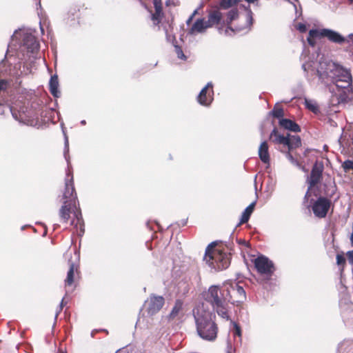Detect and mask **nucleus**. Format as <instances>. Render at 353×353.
I'll use <instances>...</instances> for the list:
<instances>
[{
	"label": "nucleus",
	"instance_id": "obj_1",
	"mask_svg": "<svg viewBox=\"0 0 353 353\" xmlns=\"http://www.w3.org/2000/svg\"><path fill=\"white\" fill-rule=\"evenodd\" d=\"M203 298L212 305L219 316L225 321L230 319L229 303L234 301L226 283L222 287L219 285L210 286L208 291L203 293Z\"/></svg>",
	"mask_w": 353,
	"mask_h": 353
},
{
	"label": "nucleus",
	"instance_id": "obj_2",
	"mask_svg": "<svg viewBox=\"0 0 353 353\" xmlns=\"http://www.w3.org/2000/svg\"><path fill=\"white\" fill-rule=\"evenodd\" d=\"M193 316L198 335L205 341L215 340L218 333L215 314L202 303L193 310Z\"/></svg>",
	"mask_w": 353,
	"mask_h": 353
},
{
	"label": "nucleus",
	"instance_id": "obj_3",
	"mask_svg": "<svg viewBox=\"0 0 353 353\" xmlns=\"http://www.w3.org/2000/svg\"><path fill=\"white\" fill-rule=\"evenodd\" d=\"M316 72L321 79H330L336 88L352 85V79L350 70L331 60L320 61Z\"/></svg>",
	"mask_w": 353,
	"mask_h": 353
},
{
	"label": "nucleus",
	"instance_id": "obj_4",
	"mask_svg": "<svg viewBox=\"0 0 353 353\" xmlns=\"http://www.w3.org/2000/svg\"><path fill=\"white\" fill-rule=\"evenodd\" d=\"M9 110L12 117L20 123L27 125L32 127H37L40 125L39 120V112L25 105L14 106H1L0 105V112L3 114L5 110Z\"/></svg>",
	"mask_w": 353,
	"mask_h": 353
},
{
	"label": "nucleus",
	"instance_id": "obj_5",
	"mask_svg": "<svg viewBox=\"0 0 353 353\" xmlns=\"http://www.w3.org/2000/svg\"><path fill=\"white\" fill-rule=\"evenodd\" d=\"M215 243L212 242L205 250L203 260L215 270H222L229 267L230 261L227 254L214 249Z\"/></svg>",
	"mask_w": 353,
	"mask_h": 353
},
{
	"label": "nucleus",
	"instance_id": "obj_6",
	"mask_svg": "<svg viewBox=\"0 0 353 353\" xmlns=\"http://www.w3.org/2000/svg\"><path fill=\"white\" fill-rule=\"evenodd\" d=\"M65 148H64V157L68 163V170L66 171V176L65 179V189L63 194V199L64 201H68V203H71L72 202L75 203V200L77 199V194L75 192L74 182H73V175L70 168V157L68 155L69 152V143L68 137L65 134V142H64Z\"/></svg>",
	"mask_w": 353,
	"mask_h": 353
},
{
	"label": "nucleus",
	"instance_id": "obj_7",
	"mask_svg": "<svg viewBox=\"0 0 353 353\" xmlns=\"http://www.w3.org/2000/svg\"><path fill=\"white\" fill-rule=\"evenodd\" d=\"M19 37L22 39L21 48L26 49L27 53L34 54L39 50V44L36 37L28 31L15 30L11 36L12 40L18 39Z\"/></svg>",
	"mask_w": 353,
	"mask_h": 353
},
{
	"label": "nucleus",
	"instance_id": "obj_8",
	"mask_svg": "<svg viewBox=\"0 0 353 353\" xmlns=\"http://www.w3.org/2000/svg\"><path fill=\"white\" fill-rule=\"evenodd\" d=\"M336 91L332 96L331 103L335 104H345L353 101V89L352 85L345 88H336Z\"/></svg>",
	"mask_w": 353,
	"mask_h": 353
},
{
	"label": "nucleus",
	"instance_id": "obj_9",
	"mask_svg": "<svg viewBox=\"0 0 353 353\" xmlns=\"http://www.w3.org/2000/svg\"><path fill=\"white\" fill-rule=\"evenodd\" d=\"M254 267L257 272L268 277L271 276L274 271V263L268 257L261 255L254 261Z\"/></svg>",
	"mask_w": 353,
	"mask_h": 353
},
{
	"label": "nucleus",
	"instance_id": "obj_10",
	"mask_svg": "<svg viewBox=\"0 0 353 353\" xmlns=\"http://www.w3.org/2000/svg\"><path fill=\"white\" fill-rule=\"evenodd\" d=\"M331 202L325 197H319L312 205L314 214L319 218L326 216L328 210L330 208Z\"/></svg>",
	"mask_w": 353,
	"mask_h": 353
},
{
	"label": "nucleus",
	"instance_id": "obj_11",
	"mask_svg": "<svg viewBox=\"0 0 353 353\" xmlns=\"http://www.w3.org/2000/svg\"><path fill=\"white\" fill-rule=\"evenodd\" d=\"M213 85L212 82H208L206 85L200 91L197 96V101L203 106H209L212 102L214 98Z\"/></svg>",
	"mask_w": 353,
	"mask_h": 353
},
{
	"label": "nucleus",
	"instance_id": "obj_12",
	"mask_svg": "<svg viewBox=\"0 0 353 353\" xmlns=\"http://www.w3.org/2000/svg\"><path fill=\"white\" fill-rule=\"evenodd\" d=\"M148 314L152 316L157 313L164 304V299L161 296L152 295L145 301Z\"/></svg>",
	"mask_w": 353,
	"mask_h": 353
},
{
	"label": "nucleus",
	"instance_id": "obj_13",
	"mask_svg": "<svg viewBox=\"0 0 353 353\" xmlns=\"http://www.w3.org/2000/svg\"><path fill=\"white\" fill-rule=\"evenodd\" d=\"M322 37L327 38L330 42L342 45L345 43V37L339 32L328 28H323Z\"/></svg>",
	"mask_w": 353,
	"mask_h": 353
},
{
	"label": "nucleus",
	"instance_id": "obj_14",
	"mask_svg": "<svg viewBox=\"0 0 353 353\" xmlns=\"http://www.w3.org/2000/svg\"><path fill=\"white\" fill-rule=\"evenodd\" d=\"M323 166L315 163L312 169L310 177L307 179L309 189L316 185L322 178Z\"/></svg>",
	"mask_w": 353,
	"mask_h": 353
},
{
	"label": "nucleus",
	"instance_id": "obj_15",
	"mask_svg": "<svg viewBox=\"0 0 353 353\" xmlns=\"http://www.w3.org/2000/svg\"><path fill=\"white\" fill-rule=\"evenodd\" d=\"M226 284L231 292V295L236 294L239 297L236 302H243L245 299V292L243 287L239 285L235 281H228Z\"/></svg>",
	"mask_w": 353,
	"mask_h": 353
},
{
	"label": "nucleus",
	"instance_id": "obj_16",
	"mask_svg": "<svg viewBox=\"0 0 353 353\" xmlns=\"http://www.w3.org/2000/svg\"><path fill=\"white\" fill-rule=\"evenodd\" d=\"M279 125L285 130L293 132H301V127L294 121L288 119H281L279 120Z\"/></svg>",
	"mask_w": 353,
	"mask_h": 353
},
{
	"label": "nucleus",
	"instance_id": "obj_17",
	"mask_svg": "<svg viewBox=\"0 0 353 353\" xmlns=\"http://www.w3.org/2000/svg\"><path fill=\"white\" fill-rule=\"evenodd\" d=\"M208 28H209V26L203 19H198L191 27L189 33L191 34L202 33L205 32Z\"/></svg>",
	"mask_w": 353,
	"mask_h": 353
},
{
	"label": "nucleus",
	"instance_id": "obj_18",
	"mask_svg": "<svg viewBox=\"0 0 353 353\" xmlns=\"http://www.w3.org/2000/svg\"><path fill=\"white\" fill-rule=\"evenodd\" d=\"M68 201H64L61 208L59 210V217L61 221L67 223L70 217L71 203H68Z\"/></svg>",
	"mask_w": 353,
	"mask_h": 353
},
{
	"label": "nucleus",
	"instance_id": "obj_19",
	"mask_svg": "<svg viewBox=\"0 0 353 353\" xmlns=\"http://www.w3.org/2000/svg\"><path fill=\"white\" fill-rule=\"evenodd\" d=\"M74 219L72 220L71 225H74L76 228H79V231L78 232V234L81 236L84 233V223L82 217L81 212L80 211L77 210L74 212Z\"/></svg>",
	"mask_w": 353,
	"mask_h": 353
},
{
	"label": "nucleus",
	"instance_id": "obj_20",
	"mask_svg": "<svg viewBox=\"0 0 353 353\" xmlns=\"http://www.w3.org/2000/svg\"><path fill=\"white\" fill-rule=\"evenodd\" d=\"M49 89L52 95L55 98H59L61 96V92L59 90V81L57 75L54 74L51 77L49 81Z\"/></svg>",
	"mask_w": 353,
	"mask_h": 353
},
{
	"label": "nucleus",
	"instance_id": "obj_21",
	"mask_svg": "<svg viewBox=\"0 0 353 353\" xmlns=\"http://www.w3.org/2000/svg\"><path fill=\"white\" fill-rule=\"evenodd\" d=\"M155 8V12L152 14V20L155 25L160 22L162 16L161 0H152Z\"/></svg>",
	"mask_w": 353,
	"mask_h": 353
},
{
	"label": "nucleus",
	"instance_id": "obj_22",
	"mask_svg": "<svg viewBox=\"0 0 353 353\" xmlns=\"http://www.w3.org/2000/svg\"><path fill=\"white\" fill-rule=\"evenodd\" d=\"M259 157L264 163L269 164L270 154L268 152V145L266 141H263L259 148Z\"/></svg>",
	"mask_w": 353,
	"mask_h": 353
},
{
	"label": "nucleus",
	"instance_id": "obj_23",
	"mask_svg": "<svg viewBox=\"0 0 353 353\" xmlns=\"http://www.w3.org/2000/svg\"><path fill=\"white\" fill-rule=\"evenodd\" d=\"M270 139L272 141L277 144L286 145L288 142V135L286 137L280 134L276 128H274L270 133Z\"/></svg>",
	"mask_w": 353,
	"mask_h": 353
},
{
	"label": "nucleus",
	"instance_id": "obj_24",
	"mask_svg": "<svg viewBox=\"0 0 353 353\" xmlns=\"http://www.w3.org/2000/svg\"><path fill=\"white\" fill-rule=\"evenodd\" d=\"M256 201L251 203L243 212L239 223L237 226L248 221L255 206Z\"/></svg>",
	"mask_w": 353,
	"mask_h": 353
},
{
	"label": "nucleus",
	"instance_id": "obj_25",
	"mask_svg": "<svg viewBox=\"0 0 353 353\" xmlns=\"http://www.w3.org/2000/svg\"><path fill=\"white\" fill-rule=\"evenodd\" d=\"M288 143L286 144V146H288L289 150L297 148L301 145V138L298 135H290L288 134Z\"/></svg>",
	"mask_w": 353,
	"mask_h": 353
},
{
	"label": "nucleus",
	"instance_id": "obj_26",
	"mask_svg": "<svg viewBox=\"0 0 353 353\" xmlns=\"http://www.w3.org/2000/svg\"><path fill=\"white\" fill-rule=\"evenodd\" d=\"M221 19V14L218 10H214L210 13L208 17V20L206 21L209 27L214 24H217L219 23Z\"/></svg>",
	"mask_w": 353,
	"mask_h": 353
},
{
	"label": "nucleus",
	"instance_id": "obj_27",
	"mask_svg": "<svg viewBox=\"0 0 353 353\" xmlns=\"http://www.w3.org/2000/svg\"><path fill=\"white\" fill-rule=\"evenodd\" d=\"M74 270L77 272V267L73 263H70V268L67 273V276L65 280V284L66 286L71 285L74 282Z\"/></svg>",
	"mask_w": 353,
	"mask_h": 353
},
{
	"label": "nucleus",
	"instance_id": "obj_28",
	"mask_svg": "<svg viewBox=\"0 0 353 353\" xmlns=\"http://www.w3.org/2000/svg\"><path fill=\"white\" fill-rule=\"evenodd\" d=\"M274 117L279 119V120L283 119L284 112L283 109L280 107L278 104H276L273 110L269 113Z\"/></svg>",
	"mask_w": 353,
	"mask_h": 353
},
{
	"label": "nucleus",
	"instance_id": "obj_29",
	"mask_svg": "<svg viewBox=\"0 0 353 353\" xmlns=\"http://www.w3.org/2000/svg\"><path fill=\"white\" fill-rule=\"evenodd\" d=\"M238 15L239 12L236 9H232L231 10H230L227 14L226 18V22L228 25H230L232 22V21L236 19L238 17Z\"/></svg>",
	"mask_w": 353,
	"mask_h": 353
},
{
	"label": "nucleus",
	"instance_id": "obj_30",
	"mask_svg": "<svg viewBox=\"0 0 353 353\" xmlns=\"http://www.w3.org/2000/svg\"><path fill=\"white\" fill-rule=\"evenodd\" d=\"M240 0H221L220 7L223 9H228L236 5Z\"/></svg>",
	"mask_w": 353,
	"mask_h": 353
},
{
	"label": "nucleus",
	"instance_id": "obj_31",
	"mask_svg": "<svg viewBox=\"0 0 353 353\" xmlns=\"http://www.w3.org/2000/svg\"><path fill=\"white\" fill-rule=\"evenodd\" d=\"M305 104L306 108L313 112H316L319 111V108L314 101L305 99Z\"/></svg>",
	"mask_w": 353,
	"mask_h": 353
},
{
	"label": "nucleus",
	"instance_id": "obj_32",
	"mask_svg": "<svg viewBox=\"0 0 353 353\" xmlns=\"http://www.w3.org/2000/svg\"><path fill=\"white\" fill-rule=\"evenodd\" d=\"M322 32H323V29H321V30L312 29L309 31V37L314 38V39H315L316 37L321 38Z\"/></svg>",
	"mask_w": 353,
	"mask_h": 353
},
{
	"label": "nucleus",
	"instance_id": "obj_33",
	"mask_svg": "<svg viewBox=\"0 0 353 353\" xmlns=\"http://www.w3.org/2000/svg\"><path fill=\"white\" fill-rule=\"evenodd\" d=\"M342 166L345 172H348L351 170L353 171V161L346 160L343 162Z\"/></svg>",
	"mask_w": 353,
	"mask_h": 353
},
{
	"label": "nucleus",
	"instance_id": "obj_34",
	"mask_svg": "<svg viewBox=\"0 0 353 353\" xmlns=\"http://www.w3.org/2000/svg\"><path fill=\"white\" fill-rule=\"evenodd\" d=\"M181 309V303H176L174 307L172 308L170 316L171 318H174L176 316L178 315L179 311Z\"/></svg>",
	"mask_w": 353,
	"mask_h": 353
},
{
	"label": "nucleus",
	"instance_id": "obj_35",
	"mask_svg": "<svg viewBox=\"0 0 353 353\" xmlns=\"http://www.w3.org/2000/svg\"><path fill=\"white\" fill-rule=\"evenodd\" d=\"M286 158L290 161L292 164L294 165L301 168V164L299 163V161L293 157V156L290 154V152H286L285 154Z\"/></svg>",
	"mask_w": 353,
	"mask_h": 353
},
{
	"label": "nucleus",
	"instance_id": "obj_36",
	"mask_svg": "<svg viewBox=\"0 0 353 353\" xmlns=\"http://www.w3.org/2000/svg\"><path fill=\"white\" fill-rule=\"evenodd\" d=\"M252 22H253L252 13L250 10L249 12L248 13L247 17H246V28H247V32L250 30V26H252Z\"/></svg>",
	"mask_w": 353,
	"mask_h": 353
},
{
	"label": "nucleus",
	"instance_id": "obj_37",
	"mask_svg": "<svg viewBox=\"0 0 353 353\" xmlns=\"http://www.w3.org/2000/svg\"><path fill=\"white\" fill-rule=\"evenodd\" d=\"M174 48H175V52L177 54L178 58L180 59L185 60L186 57L183 54L181 48L177 45H175Z\"/></svg>",
	"mask_w": 353,
	"mask_h": 353
},
{
	"label": "nucleus",
	"instance_id": "obj_38",
	"mask_svg": "<svg viewBox=\"0 0 353 353\" xmlns=\"http://www.w3.org/2000/svg\"><path fill=\"white\" fill-rule=\"evenodd\" d=\"M230 320L231 323L234 326V336L241 337V330L240 327L234 321H232L231 319H230Z\"/></svg>",
	"mask_w": 353,
	"mask_h": 353
},
{
	"label": "nucleus",
	"instance_id": "obj_39",
	"mask_svg": "<svg viewBox=\"0 0 353 353\" xmlns=\"http://www.w3.org/2000/svg\"><path fill=\"white\" fill-rule=\"evenodd\" d=\"M244 28H236V30H234L232 28L230 27V26H228L224 32H225V35H228V36H232V33L234 32H239L242 30H243Z\"/></svg>",
	"mask_w": 353,
	"mask_h": 353
},
{
	"label": "nucleus",
	"instance_id": "obj_40",
	"mask_svg": "<svg viewBox=\"0 0 353 353\" xmlns=\"http://www.w3.org/2000/svg\"><path fill=\"white\" fill-rule=\"evenodd\" d=\"M8 81L5 79H0V92L7 88Z\"/></svg>",
	"mask_w": 353,
	"mask_h": 353
},
{
	"label": "nucleus",
	"instance_id": "obj_41",
	"mask_svg": "<svg viewBox=\"0 0 353 353\" xmlns=\"http://www.w3.org/2000/svg\"><path fill=\"white\" fill-rule=\"evenodd\" d=\"M345 43L349 45L350 47H353V34H350L347 37H345Z\"/></svg>",
	"mask_w": 353,
	"mask_h": 353
},
{
	"label": "nucleus",
	"instance_id": "obj_42",
	"mask_svg": "<svg viewBox=\"0 0 353 353\" xmlns=\"http://www.w3.org/2000/svg\"><path fill=\"white\" fill-rule=\"evenodd\" d=\"M296 28H297V30H299L300 32H305L307 30L305 24L301 23H299L296 26Z\"/></svg>",
	"mask_w": 353,
	"mask_h": 353
},
{
	"label": "nucleus",
	"instance_id": "obj_43",
	"mask_svg": "<svg viewBox=\"0 0 353 353\" xmlns=\"http://www.w3.org/2000/svg\"><path fill=\"white\" fill-rule=\"evenodd\" d=\"M345 261L344 256L340 254L336 255V263L338 265L343 264Z\"/></svg>",
	"mask_w": 353,
	"mask_h": 353
},
{
	"label": "nucleus",
	"instance_id": "obj_44",
	"mask_svg": "<svg viewBox=\"0 0 353 353\" xmlns=\"http://www.w3.org/2000/svg\"><path fill=\"white\" fill-rule=\"evenodd\" d=\"M347 260L350 264H353V250L348 251L346 254Z\"/></svg>",
	"mask_w": 353,
	"mask_h": 353
},
{
	"label": "nucleus",
	"instance_id": "obj_45",
	"mask_svg": "<svg viewBox=\"0 0 353 353\" xmlns=\"http://www.w3.org/2000/svg\"><path fill=\"white\" fill-rule=\"evenodd\" d=\"M63 301H64V298L62 299L61 303H60V305L59 307V309L57 310V312H56V314H55V319L57 317V316L59 315V314L60 313V312L63 309Z\"/></svg>",
	"mask_w": 353,
	"mask_h": 353
},
{
	"label": "nucleus",
	"instance_id": "obj_46",
	"mask_svg": "<svg viewBox=\"0 0 353 353\" xmlns=\"http://www.w3.org/2000/svg\"><path fill=\"white\" fill-rule=\"evenodd\" d=\"M165 36L168 41H173L174 40V36L170 34L167 30H165Z\"/></svg>",
	"mask_w": 353,
	"mask_h": 353
},
{
	"label": "nucleus",
	"instance_id": "obj_47",
	"mask_svg": "<svg viewBox=\"0 0 353 353\" xmlns=\"http://www.w3.org/2000/svg\"><path fill=\"white\" fill-rule=\"evenodd\" d=\"M307 42L311 46H314V45L316 44V41L314 40V38H312L308 36L307 39Z\"/></svg>",
	"mask_w": 353,
	"mask_h": 353
},
{
	"label": "nucleus",
	"instance_id": "obj_48",
	"mask_svg": "<svg viewBox=\"0 0 353 353\" xmlns=\"http://www.w3.org/2000/svg\"><path fill=\"white\" fill-rule=\"evenodd\" d=\"M203 7V3H201L200 6H199V8H197L196 9H195L194 10V12H192V14H191V16H193V17L198 13V10L199 9H201V8Z\"/></svg>",
	"mask_w": 353,
	"mask_h": 353
},
{
	"label": "nucleus",
	"instance_id": "obj_49",
	"mask_svg": "<svg viewBox=\"0 0 353 353\" xmlns=\"http://www.w3.org/2000/svg\"><path fill=\"white\" fill-rule=\"evenodd\" d=\"M310 66V65L309 64H307V63H303L302 65V68L303 70L305 71V72H307V70H308V68Z\"/></svg>",
	"mask_w": 353,
	"mask_h": 353
},
{
	"label": "nucleus",
	"instance_id": "obj_50",
	"mask_svg": "<svg viewBox=\"0 0 353 353\" xmlns=\"http://www.w3.org/2000/svg\"><path fill=\"white\" fill-rule=\"evenodd\" d=\"M193 18H194L193 16H191V15L190 16V17L186 21L187 25H190V23L192 22Z\"/></svg>",
	"mask_w": 353,
	"mask_h": 353
},
{
	"label": "nucleus",
	"instance_id": "obj_51",
	"mask_svg": "<svg viewBox=\"0 0 353 353\" xmlns=\"http://www.w3.org/2000/svg\"><path fill=\"white\" fill-rule=\"evenodd\" d=\"M310 189H307V191L306 192V194L305 195V199H307V197L310 196V194H309V191H310Z\"/></svg>",
	"mask_w": 353,
	"mask_h": 353
},
{
	"label": "nucleus",
	"instance_id": "obj_52",
	"mask_svg": "<svg viewBox=\"0 0 353 353\" xmlns=\"http://www.w3.org/2000/svg\"><path fill=\"white\" fill-rule=\"evenodd\" d=\"M245 1H247L248 3H253L255 1H256L257 0H245Z\"/></svg>",
	"mask_w": 353,
	"mask_h": 353
},
{
	"label": "nucleus",
	"instance_id": "obj_53",
	"mask_svg": "<svg viewBox=\"0 0 353 353\" xmlns=\"http://www.w3.org/2000/svg\"><path fill=\"white\" fill-rule=\"evenodd\" d=\"M348 4L353 7V0H347Z\"/></svg>",
	"mask_w": 353,
	"mask_h": 353
},
{
	"label": "nucleus",
	"instance_id": "obj_54",
	"mask_svg": "<svg viewBox=\"0 0 353 353\" xmlns=\"http://www.w3.org/2000/svg\"><path fill=\"white\" fill-rule=\"evenodd\" d=\"M85 123H86V121H85V120H82V121H81V125H85Z\"/></svg>",
	"mask_w": 353,
	"mask_h": 353
},
{
	"label": "nucleus",
	"instance_id": "obj_55",
	"mask_svg": "<svg viewBox=\"0 0 353 353\" xmlns=\"http://www.w3.org/2000/svg\"><path fill=\"white\" fill-rule=\"evenodd\" d=\"M98 332V330H93V331L92 332V333H91L92 336H94V334L95 332Z\"/></svg>",
	"mask_w": 353,
	"mask_h": 353
},
{
	"label": "nucleus",
	"instance_id": "obj_56",
	"mask_svg": "<svg viewBox=\"0 0 353 353\" xmlns=\"http://www.w3.org/2000/svg\"><path fill=\"white\" fill-rule=\"evenodd\" d=\"M40 28H41V32L43 33V28H42V26L41 25H40Z\"/></svg>",
	"mask_w": 353,
	"mask_h": 353
}]
</instances>
